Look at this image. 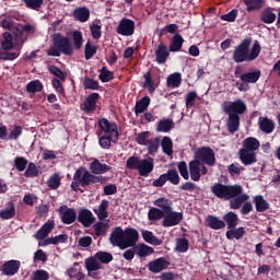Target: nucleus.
<instances>
[{
  "mask_svg": "<svg viewBox=\"0 0 280 280\" xmlns=\"http://www.w3.org/2000/svg\"><path fill=\"white\" fill-rule=\"evenodd\" d=\"M167 266H170L167 259L160 257L149 262V270L150 272H154L156 275L159 272H162V270H166Z\"/></svg>",
  "mask_w": 280,
  "mask_h": 280,
  "instance_id": "obj_22",
  "label": "nucleus"
},
{
  "mask_svg": "<svg viewBox=\"0 0 280 280\" xmlns=\"http://www.w3.org/2000/svg\"><path fill=\"white\" fill-rule=\"evenodd\" d=\"M48 71L49 73L55 75V78H58L59 80H61V82H65V80H67V74H65V72L57 66H49Z\"/></svg>",
  "mask_w": 280,
  "mask_h": 280,
  "instance_id": "obj_57",
  "label": "nucleus"
},
{
  "mask_svg": "<svg viewBox=\"0 0 280 280\" xmlns=\"http://www.w3.org/2000/svg\"><path fill=\"white\" fill-rule=\"evenodd\" d=\"M238 11L237 9H233L226 14L221 15V21H226L228 23H235V19H237Z\"/></svg>",
  "mask_w": 280,
  "mask_h": 280,
  "instance_id": "obj_62",
  "label": "nucleus"
},
{
  "mask_svg": "<svg viewBox=\"0 0 280 280\" xmlns=\"http://www.w3.org/2000/svg\"><path fill=\"white\" fill-rule=\"evenodd\" d=\"M135 253L138 257H148V255H152V253H154V248L145 244L135 245Z\"/></svg>",
  "mask_w": 280,
  "mask_h": 280,
  "instance_id": "obj_41",
  "label": "nucleus"
},
{
  "mask_svg": "<svg viewBox=\"0 0 280 280\" xmlns=\"http://www.w3.org/2000/svg\"><path fill=\"white\" fill-rule=\"evenodd\" d=\"M109 242L113 246H117L118 248H120V250H125L124 229H121V226H117L113 230L109 236Z\"/></svg>",
  "mask_w": 280,
  "mask_h": 280,
  "instance_id": "obj_18",
  "label": "nucleus"
},
{
  "mask_svg": "<svg viewBox=\"0 0 280 280\" xmlns=\"http://www.w3.org/2000/svg\"><path fill=\"white\" fill-rule=\"evenodd\" d=\"M261 148V142L255 137H248L243 141V148L238 150V159L245 166L257 163V152Z\"/></svg>",
  "mask_w": 280,
  "mask_h": 280,
  "instance_id": "obj_5",
  "label": "nucleus"
},
{
  "mask_svg": "<svg viewBox=\"0 0 280 280\" xmlns=\"http://www.w3.org/2000/svg\"><path fill=\"white\" fill-rule=\"evenodd\" d=\"M27 93H40L43 91V83L39 80L31 81L26 85Z\"/></svg>",
  "mask_w": 280,
  "mask_h": 280,
  "instance_id": "obj_55",
  "label": "nucleus"
},
{
  "mask_svg": "<svg viewBox=\"0 0 280 280\" xmlns=\"http://www.w3.org/2000/svg\"><path fill=\"white\" fill-rule=\"evenodd\" d=\"M77 219L78 222H80V224H82V226L85 229H89L92 224L95 223V217H93V212L85 208L79 211Z\"/></svg>",
  "mask_w": 280,
  "mask_h": 280,
  "instance_id": "obj_17",
  "label": "nucleus"
},
{
  "mask_svg": "<svg viewBox=\"0 0 280 280\" xmlns=\"http://www.w3.org/2000/svg\"><path fill=\"white\" fill-rule=\"evenodd\" d=\"M56 223L54 221H47L40 229L34 234L35 240H39L38 246L45 247L54 245V238L48 237L49 233L54 231Z\"/></svg>",
  "mask_w": 280,
  "mask_h": 280,
  "instance_id": "obj_8",
  "label": "nucleus"
},
{
  "mask_svg": "<svg viewBox=\"0 0 280 280\" xmlns=\"http://www.w3.org/2000/svg\"><path fill=\"white\" fill-rule=\"evenodd\" d=\"M72 40H73L74 49H78V50L82 49V45L84 43V36L80 31L72 32Z\"/></svg>",
  "mask_w": 280,
  "mask_h": 280,
  "instance_id": "obj_48",
  "label": "nucleus"
},
{
  "mask_svg": "<svg viewBox=\"0 0 280 280\" xmlns=\"http://www.w3.org/2000/svg\"><path fill=\"white\" fill-rule=\"evenodd\" d=\"M22 2L28 10H35L38 12V10L43 8L45 0H22Z\"/></svg>",
  "mask_w": 280,
  "mask_h": 280,
  "instance_id": "obj_46",
  "label": "nucleus"
},
{
  "mask_svg": "<svg viewBox=\"0 0 280 280\" xmlns=\"http://www.w3.org/2000/svg\"><path fill=\"white\" fill-rule=\"evenodd\" d=\"M246 110V103L240 98L223 107V112L228 115L226 127L231 135L240 130V115H244Z\"/></svg>",
  "mask_w": 280,
  "mask_h": 280,
  "instance_id": "obj_3",
  "label": "nucleus"
},
{
  "mask_svg": "<svg viewBox=\"0 0 280 280\" xmlns=\"http://www.w3.org/2000/svg\"><path fill=\"white\" fill-rule=\"evenodd\" d=\"M90 172L92 174H106V172H110V166L108 164H102L100 160L95 159L90 163Z\"/></svg>",
  "mask_w": 280,
  "mask_h": 280,
  "instance_id": "obj_26",
  "label": "nucleus"
},
{
  "mask_svg": "<svg viewBox=\"0 0 280 280\" xmlns=\"http://www.w3.org/2000/svg\"><path fill=\"white\" fill-rule=\"evenodd\" d=\"M185 44V38H183V35L179 33L175 34L171 38V44L168 46L170 51L176 52V51H182L183 45Z\"/></svg>",
  "mask_w": 280,
  "mask_h": 280,
  "instance_id": "obj_28",
  "label": "nucleus"
},
{
  "mask_svg": "<svg viewBox=\"0 0 280 280\" xmlns=\"http://www.w3.org/2000/svg\"><path fill=\"white\" fill-rule=\"evenodd\" d=\"M179 222H183V212H176L173 210L164 212V219L162 221V226H164V229L178 226Z\"/></svg>",
  "mask_w": 280,
  "mask_h": 280,
  "instance_id": "obj_11",
  "label": "nucleus"
},
{
  "mask_svg": "<svg viewBox=\"0 0 280 280\" xmlns=\"http://www.w3.org/2000/svg\"><path fill=\"white\" fill-rule=\"evenodd\" d=\"M144 79V89L149 91V93H154L156 91V88L154 86V81L152 80V72L148 71L143 75Z\"/></svg>",
  "mask_w": 280,
  "mask_h": 280,
  "instance_id": "obj_47",
  "label": "nucleus"
},
{
  "mask_svg": "<svg viewBox=\"0 0 280 280\" xmlns=\"http://www.w3.org/2000/svg\"><path fill=\"white\" fill-rule=\"evenodd\" d=\"M223 222L225 223V226H228V229H237L240 217L237 215V213L230 211L223 215Z\"/></svg>",
  "mask_w": 280,
  "mask_h": 280,
  "instance_id": "obj_29",
  "label": "nucleus"
},
{
  "mask_svg": "<svg viewBox=\"0 0 280 280\" xmlns=\"http://www.w3.org/2000/svg\"><path fill=\"white\" fill-rule=\"evenodd\" d=\"M140 164L141 160L137 156H130L126 162L128 170H139Z\"/></svg>",
  "mask_w": 280,
  "mask_h": 280,
  "instance_id": "obj_59",
  "label": "nucleus"
},
{
  "mask_svg": "<svg viewBox=\"0 0 280 280\" xmlns=\"http://www.w3.org/2000/svg\"><path fill=\"white\" fill-rule=\"evenodd\" d=\"M59 215L63 224H73V222L78 220V213L75 212V209L69 208L67 206H61L59 208Z\"/></svg>",
  "mask_w": 280,
  "mask_h": 280,
  "instance_id": "obj_13",
  "label": "nucleus"
},
{
  "mask_svg": "<svg viewBox=\"0 0 280 280\" xmlns=\"http://www.w3.org/2000/svg\"><path fill=\"white\" fill-rule=\"evenodd\" d=\"M177 167L182 178H184V180H189V171L187 168V162H179Z\"/></svg>",
  "mask_w": 280,
  "mask_h": 280,
  "instance_id": "obj_61",
  "label": "nucleus"
},
{
  "mask_svg": "<svg viewBox=\"0 0 280 280\" xmlns=\"http://www.w3.org/2000/svg\"><path fill=\"white\" fill-rule=\"evenodd\" d=\"M19 270H21V261L12 259L2 265L1 272L5 275V277H14Z\"/></svg>",
  "mask_w": 280,
  "mask_h": 280,
  "instance_id": "obj_16",
  "label": "nucleus"
},
{
  "mask_svg": "<svg viewBox=\"0 0 280 280\" xmlns=\"http://www.w3.org/2000/svg\"><path fill=\"white\" fill-rule=\"evenodd\" d=\"M97 54V46L91 44V40H88L84 47V58L85 60H91L93 56Z\"/></svg>",
  "mask_w": 280,
  "mask_h": 280,
  "instance_id": "obj_49",
  "label": "nucleus"
},
{
  "mask_svg": "<svg viewBox=\"0 0 280 280\" xmlns=\"http://www.w3.org/2000/svg\"><path fill=\"white\" fill-rule=\"evenodd\" d=\"M154 207H158L163 213H170L172 211V200L160 197L153 201Z\"/></svg>",
  "mask_w": 280,
  "mask_h": 280,
  "instance_id": "obj_31",
  "label": "nucleus"
},
{
  "mask_svg": "<svg viewBox=\"0 0 280 280\" xmlns=\"http://www.w3.org/2000/svg\"><path fill=\"white\" fill-rule=\"evenodd\" d=\"M73 18L80 23H86L91 19V11L86 7H79L73 11Z\"/></svg>",
  "mask_w": 280,
  "mask_h": 280,
  "instance_id": "obj_27",
  "label": "nucleus"
},
{
  "mask_svg": "<svg viewBox=\"0 0 280 280\" xmlns=\"http://www.w3.org/2000/svg\"><path fill=\"white\" fill-rule=\"evenodd\" d=\"M47 56L60 58V56H73V45H71V38L62 36L60 33H56L52 36V43L46 50Z\"/></svg>",
  "mask_w": 280,
  "mask_h": 280,
  "instance_id": "obj_6",
  "label": "nucleus"
},
{
  "mask_svg": "<svg viewBox=\"0 0 280 280\" xmlns=\"http://www.w3.org/2000/svg\"><path fill=\"white\" fill-rule=\"evenodd\" d=\"M142 240L152 246H161V244H163V241L159 240L152 231L148 230L142 231Z\"/></svg>",
  "mask_w": 280,
  "mask_h": 280,
  "instance_id": "obj_33",
  "label": "nucleus"
},
{
  "mask_svg": "<svg viewBox=\"0 0 280 280\" xmlns=\"http://www.w3.org/2000/svg\"><path fill=\"white\" fill-rule=\"evenodd\" d=\"M28 163L30 162L27 161V159H25L23 156H16L14 159V167H15V170H18V172H25Z\"/></svg>",
  "mask_w": 280,
  "mask_h": 280,
  "instance_id": "obj_56",
  "label": "nucleus"
},
{
  "mask_svg": "<svg viewBox=\"0 0 280 280\" xmlns=\"http://www.w3.org/2000/svg\"><path fill=\"white\" fill-rule=\"evenodd\" d=\"M47 185L49 189H58V187H60V175L54 174L50 176L47 180Z\"/></svg>",
  "mask_w": 280,
  "mask_h": 280,
  "instance_id": "obj_60",
  "label": "nucleus"
},
{
  "mask_svg": "<svg viewBox=\"0 0 280 280\" xmlns=\"http://www.w3.org/2000/svg\"><path fill=\"white\" fill-rule=\"evenodd\" d=\"M261 78V70H255L253 72H245L241 74L240 80L245 84H257Z\"/></svg>",
  "mask_w": 280,
  "mask_h": 280,
  "instance_id": "obj_24",
  "label": "nucleus"
},
{
  "mask_svg": "<svg viewBox=\"0 0 280 280\" xmlns=\"http://www.w3.org/2000/svg\"><path fill=\"white\" fill-rule=\"evenodd\" d=\"M139 175L148 178L152 172H154V159L147 158L140 160V166L138 168Z\"/></svg>",
  "mask_w": 280,
  "mask_h": 280,
  "instance_id": "obj_19",
  "label": "nucleus"
},
{
  "mask_svg": "<svg viewBox=\"0 0 280 280\" xmlns=\"http://www.w3.org/2000/svg\"><path fill=\"white\" fill-rule=\"evenodd\" d=\"M14 49V42H12V34L4 33V39L1 43L0 47V60L12 61L16 60L21 56V50Z\"/></svg>",
  "mask_w": 280,
  "mask_h": 280,
  "instance_id": "obj_7",
  "label": "nucleus"
},
{
  "mask_svg": "<svg viewBox=\"0 0 280 280\" xmlns=\"http://www.w3.org/2000/svg\"><path fill=\"white\" fill-rule=\"evenodd\" d=\"M165 174H166V179L172 185H178L180 183V176L178 175V171L171 168Z\"/></svg>",
  "mask_w": 280,
  "mask_h": 280,
  "instance_id": "obj_54",
  "label": "nucleus"
},
{
  "mask_svg": "<svg viewBox=\"0 0 280 280\" xmlns=\"http://www.w3.org/2000/svg\"><path fill=\"white\" fill-rule=\"evenodd\" d=\"M164 217H165V212H163V210L154 207L149 209L148 220L150 222H159V220H163Z\"/></svg>",
  "mask_w": 280,
  "mask_h": 280,
  "instance_id": "obj_37",
  "label": "nucleus"
},
{
  "mask_svg": "<svg viewBox=\"0 0 280 280\" xmlns=\"http://www.w3.org/2000/svg\"><path fill=\"white\" fill-rule=\"evenodd\" d=\"M180 84H183V74L180 72H175L167 77L166 86L168 89H178Z\"/></svg>",
  "mask_w": 280,
  "mask_h": 280,
  "instance_id": "obj_30",
  "label": "nucleus"
},
{
  "mask_svg": "<svg viewBox=\"0 0 280 280\" xmlns=\"http://www.w3.org/2000/svg\"><path fill=\"white\" fill-rule=\"evenodd\" d=\"M14 215H16V208L14 207V203H10L9 208L0 211V218H2V220H11Z\"/></svg>",
  "mask_w": 280,
  "mask_h": 280,
  "instance_id": "obj_52",
  "label": "nucleus"
},
{
  "mask_svg": "<svg viewBox=\"0 0 280 280\" xmlns=\"http://www.w3.org/2000/svg\"><path fill=\"white\" fill-rule=\"evenodd\" d=\"M108 207H109L108 200L103 199L98 208L93 209L98 220H106V218H108Z\"/></svg>",
  "mask_w": 280,
  "mask_h": 280,
  "instance_id": "obj_32",
  "label": "nucleus"
},
{
  "mask_svg": "<svg viewBox=\"0 0 280 280\" xmlns=\"http://www.w3.org/2000/svg\"><path fill=\"white\" fill-rule=\"evenodd\" d=\"M254 202L256 206V211H258L259 213H264V211H268L270 207L268 201H266V199H264V196L261 195L256 196L254 199Z\"/></svg>",
  "mask_w": 280,
  "mask_h": 280,
  "instance_id": "obj_39",
  "label": "nucleus"
},
{
  "mask_svg": "<svg viewBox=\"0 0 280 280\" xmlns=\"http://www.w3.org/2000/svg\"><path fill=\"white\" fill-rule=\"evenodd\" d=\"M116 32L120 36H132L135 34V21L128 18L121 19L116 27Z\"/></svg>",
  "mask_w": 280,
  "mask_h": 280,
  "instance_id": "obj_12",
  "label": "nucleus"
},
{
  "mask_svg": "<svg viewBox=\"0 0 280 280\" xmlns=\"http://www.w3.org/2000/svg\"><path fill=\"white\" fill-rule=\"evenodd\" d=\"M83 86L85 90L100 91V81H96L95 79L85 77Z\"/></svg>",
  "mask_w": 280,
  "mask_h": 280,
  "instance_id": "obj_50",
  "label": "nucleus"
},
{
  "mask_svg": "<svg viewBox=\"0 0 280 280\" xmlns=\"http://www.w3.org/2000/svg\"><path fill=\"white\" fill-rule=\"evenodd\" d=\"M97 100H100V93L94 92L90 94L83 104V107L81 106V109L85 113H93L97 108Z\"/></svg>",
  "mask_w": 280,
  "mask_h": 280,
  "instance_id": "obj_20",
  "label": "nucleus"
},
{
  "mask_svg": "<svg viewBox=\"0 0 280 280\" xmlns=\"http://www.w3.org/2000/svg\"><path fill=\"white\" fill-rule=\"evenodd\" d=\"M94 256L98 260V264H110L113 261V254L108 252H97Z\"/></svg>",
  "mask_w": 280,
  "mask_h": 280,
  "instance_id": "obj_53",
  "label": "nucleus"
},
{
  "mask_svg": "<svg viewBox=\"0 0 280 280\" xmlns=\"http://www.w3.org/2000/svg\"><path fill=\"white\" fill-rule=\"evenodd\" d=\"M170 48L165 43L161 42L155 49V61L158 65H165L170 59Z\"/></svg>",
  "mask_w": 280,
  "mask_h": 280,
  "instance_id": "obj_15",
  "label": "nucleus"
},
{
  "mask_svg": "<svg viewBox=\"0 0 280 280\" xmlns=\"http://www.w3.org/2000/svg\"><path fill=\"white\" fill-rule=\"evenodd\" d=\"M98 126L101 130L107 135V137H110L112 143H117L119 141V129L116 122H110L106 118H101L98 120Z\"/></svg>",
  "mask_w": 280,
  "mask_h": 280,
  "instance_id": "obj_10",
  "label": "nucleus"
},
{
  "mask_svg": "<svg viewBox=\"0 0 280 280\" xmlns=\"http://www.w3.org/2000/svg\"><path fill=\"white\" fill-rule=\"evenodd\" d=\"M98 79L103 83L110 82V80H115V73L110 70H107L106 67H103L100 70Z\"/></svg>",
  "mask_w": 280,
  "mask_h": 280,
  "instance_id": "obj_44",
  "label": "nucleus"
},
{
  "mask_svg": "<svg viewBox=\"0 0 280 280\" xmlns=\"http://www.w3.org/2000/svg\"><path fill=\"white\" fill-rule=\"evenodd\" d=\"M258 126L265 135H272L275 132V121L268 117L260 116L258 118Z\"/></svg>",
  "mask_w": 280,
  "mask_h": 280,
  "instance_id": "obj_21",
  "label": "nucleus"
},
{
  "mask_svg": "<svg viewBox=\"0 0 280 280\" xmlns=\"http://www.w3.org/2000/svg\"><path fill=\"white\" fill-rule=\"evenodd\" d=\"M38 174H39V171H38V167L36 166V163L34 162L28 163L27 168L24 172L25 178H36Z\"/></svg>",
  "mask_w": 280,
  "mask_h": 280,
  "instance_id": "obj_51",
  "label": "nucleus"
},
{
  "mask_svg": "<svg viewBox=\"0 0 280 280\" xmlns=\"http://www.w3.org/2000/svg\"><path fill=\"white\" fill-rule=\"evenodd\" d=\"M260 20L262 21V23L270 25L275 21H277V14L270 11V9H265L260 14Z\"/></svg>",
  "mask_w": 280,
  "mask_h": 280,
  "instance_id": "obj_42",
  "label": "nucleus"
},
{
  "mask_svg": "<svg viewBox=\"0 0 280 280\" xmlns=\"http://www.w3.org/2000/svg\"><path fill=\"white\" fill-rule=\"evenodd\" d=\"M98 143L103 150H110V143H113V138L110 136H103L100 138Z\"/></svg>",
  "mask_w": 280,
  "mask_h": 280,
  "instance_id": "obj_63",
  "label": "nucleus"
},
{
  "mask_svg": "<svg viewBox=\"0 0 280 280\" xmlns=\"http://www.w3.org/2000/svg\"><path fill=\"white\" fill-rule=\"evenodd\" d=\"M247 12H257L264 8V0H244Z\"/></svg>",
  "mask_w": 280,
  "mask_h": 280,
  "instance_id": "obj_38",
  "label": "nucleus"
},
{
  "mask_svg": "<svg viewBox=\"0 0 280 280\" xmlns=\"http://www.w3.org/2000/svg\"><path fill=\"white\" fill-rule=\"evenodd\" d=\"M109 225L106 222L98 221L94 224V232L96 237H102L106 235V231H108Z\"/></svg>",
  "mask_w": 280,
  "mask_h": 280,
  "instance_id": "obj_45",
  "label": "nucleus"
},
{
  "mask_svg": "<svg viewBox=\"0 0 280 280\" xmlns=\"http://www.w3.org/2000/svg\"><path fill=\"white\" fill-rule=\"evenodd\" d=\"M200 165L202 164L199 163L198 160H192L188 164L190 178L195 183H198V180H200L202 176V174L200 173Z\"/></svg>",
  "mask_w": 280,
  "mask_h": 280,
  "instance_id": "obj_25",
  "label": "nucleus"
},
{
  "mask_svg": "<svg viewBox=\"0 0 280 280\" xmlns=\"http://www.w3.org/2000/svg\"><path fill=\"white\" fill-rule=\"evenodd\" d=\"M187 250H189V240L186 237L176 238L175 252L187 253Z\"/></svg>",
  "mask_w": 280,
  "mask_h": 280,
  "instance_id": "obj_43",
  "label": "nucleus"
},
{
  "mask_svg": "<svg viewBox=\"0 0 280 280\" xmlns=\"http://www.w3.org/2000/svg\"><path fill=\"white\" fill-rule=\"evenodd\" d=\"M95 183L104 185V183H106V177L93 175L86 168L80 167L74 172L71 189L72 191H81V194H84V190L80 188V185L81 187H89V185H95Z\"/></svg>",
  "mask_w": 280,
  "mask_h": 280,
  "instance_id": "obj_4",
  "label": "nucleus"
},
{
  "mask_svg": "<svg viewBox=\"0 0 280 280\" xmlns=\"http://www.w3.org/2000/svg\"><path fill=\"white\" fill-rule=\"evenodd\" d=\"M33 280H49V272L46 270H36L33 272Z\"/></svg>",
  "mask_w": 280,
  "mask_h": 280,
  "instance_id": "obj_64",
  "label": "nucleus"
},
{
  "mask_svg": "<svg viewBox=\"0 0 280 280\" xmlns=\"http://www.w3.org/2000/svg\"><path fill=\"white\" fill-rule=\"evenodd\" d=\"M195 161L201 165L213 167L215 165V151L210 147H200L195 152Z\"/></svg>",
  "mask_w": 280,
  "mask_h": 280,
  "instance_id": "obj_9",
  "label": "nucleus"
},
{
  "mask_svg": "<svg viewBox=\"0 0 280 280\" xmlns=\"http://www.w3.org/2000/svg\"><path fill=\"white\" fill-rule=\"evenodd\" d=\"M161 143V139L155 138L153 140H149L147 142L149 154H156L159 152V145Z\"/></svg>",
  "mask_w": 280,
  "mask_h": 280,
  "instance_id": "obj_58",
  "label": "nucleus"
},
{
  "mask_svg": "<svg viewBox=\"0 0 280 280\" xmlns=\"http://www.w3.org/2000/svg\"><path fill=\"white\" fill-rule=\"evenodd\" d=\"M250 45H253L252 49ZM259 54H261V45H259V42L256 40L253 44V38H245L235 46L232 59L236 63L253 62V60L259 58Z\"/></svg>",
  "mask_w": 280,
  "mask_h": 280,
  "instance_id": "obj_2",
  "label": "nucleus"
},
{
  "mask_svg": "<svg viewBox=\"0 0 280 280\" xmlns=\"http://www.w3.org/2000/svg\"><path fill=\"white\" fill-rule=\"evenodd\" d=\"M137 242H139V232L136 229L127 228L124 231V249L136 246Z\"/></svg>",
  "mask_w": 280,
  "mask_h": 280,
  "instance_id": "obj_14",
  "label": "nucleus"
},
{
  "mask_svg": "<svg viewBox=\"0 0 280 280\" xmlns=\"http://www.w3.org/2000/svg\"><path fill=\"white\" fill-rule=\"evenodd\" d=\"M211 194L219 198L220 200H231L230 209H240L244 202L250 198L247 194L244 192L242 185H226L222 183H215L211 186Z\"/></svg>",
  "mask_w": 280,
  "mask_h": 280,
  "instance_id": "obj_1",
  "label": "nucleus"
},
{
  "mask_svg": "<svg viewBox=\"0 0 280 280\" xmlns=\"http://www.w3.org/2000/svg\"><path fill=\"white\" fill-rule=\"evenodd\" d=\"M148 106H150V96H143L140 101L136 102V115H141L145 113V110H148Z\"/></svg>",
  "mask_w": 280,
  "mask_h": 280,
  "instance_id": "obj_36",
  "label": "nucleus"
},
{
  "mask_svg": "<svg viewBox=\"0 0 280 280\" xmlns=\"http://www.w3.org/2000/svg\"><path fill=\"white\" fill-rule=\"evenodd\" d=\"M206 223H207V226L209 229H212L213 231H220L222 229H226V223L224 222V220L213 214H210L207 217Z\"/></svg>",
  "mask_w": 280,
  "mask_h": 280,
  "instance_id": "obj_23",
  "label": "nucleus"
},
{
  "mask_svg": "<svg viewBox=\"0 0 280 280\" xmlns=\"http://www.w3.org/2000/svg\"><path fill=\"white\" fill-rule=\"evenodd\" d=\"M85 268L88 272H95L97 270H102V262L95 257H90L85 259Z\"/></svg>",
  "mask_w": 280,
  "mask_h": 280,
  "instance_id": "obj_35",
  "label": "nucleus"
},
{
  "mask_svg": "<svg viewBox=\"0 0 280 280\" xmlns=\"http://www.w3.org/2000/svg\"><path fill=\"white\" fill-rule=\"evenodd\" d=\"M162 151L166 156H172L174 154V142L172 138L165 136L161 141Z\"/></svg>",
  "mask_w": 280,
  "mask_h": 280,
  "instance_id": "obj_34",
  "label": "nucleus"
},
{
  "mask_svg": "<svg viewBox=\"0 0 280 280\" xmlns=\"http://www.w3.org/2000/svg\"><path fill=\"white\" fill-rule=\"evenodd\" d=\"M174 128V120L166 118V119H161L158 122L156 131L158 132H170Z\"/></svg>",
  "mask_w": 280,
  "mask_h": 280,
  "instance_id": "obj_40",
  "label": "nucleus"
}]
</instances>
